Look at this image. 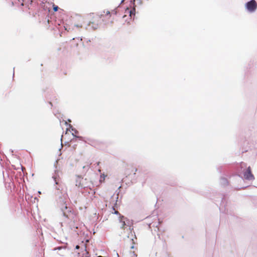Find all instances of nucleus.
I'll return each mask as SVG.
<instances>
[{"mask_svg":"<svg viewBox=\"0 0 257 257\" xmlns=\"http://www.w3.org/2000/svg\"><path fill=\"white\" fill-rule=\"evenodd\" d=\"M135 12H136V9H135V8L134 7L132 10H130L128 8H127L126 9V10H125V13H129L130 17L131 18H132V16L135 17Z\"/></svg>","mask_w":257,"mask_h":257,"instance_id":"6e6552de","label":"nucleus"},{"mask_svg":"<svg viewBox=\"0 0 257 257\" xmlns=\"http://www.w3.org/2000/svg\"><path fill=\"white\" fill-rule=\"evenodd\" d=\"M64 28H65V29L66 30L68 31V30H67V27H66L65 26H64Z\"/></svg>","mask_w":257,"mask_h":257,"instance_id":"b1692460","label":"nucleus"},{"mask_svg":"<svg viewBox=\"0 0 257 257\" xmlns=\"http://www.w3.org/2000/svg\"><path fill=\"white\" fill-rule=\"evenodd\" d=\"M75 248L78 249L79 248V246L78 245H77L76 246H75Z\"/></svg>","mask_w":257,"mask_h":257,"instance_id":"f3484780","label":"nucleus"},{"mask_svg":"<svg viewBox=\"0 0 257 257\" xmlns=\"http://www.w3.org/2000/svg\"><path fill=\"white\" fill-rule=\"evenodd\" d=\"M67 248V243H65L64 245L59 246L56 247L54 248L52 250H65Z\"/></svg>","mask_w":257,"mask_h":257,"instance_id":"1a4fd4ad","label":"nucleus"},{"mask_svg":"<svg viewBox=\"0 0 257 257\" xmlns=\"http://www.w3.org/2000/svg\"><path fill=\"white\" fill-rule=\"evenodd\" d=\"M125 0H121L120 5Z\"/></svg>","mask_w":257,"mask_h":257,"instance_id":"aec40b11","label":"nucleus"},{"mask_svg":"<svg viewBox=\"0 0 257 257\" xmlns=\"http://www.w3.org/2000/svg\"><path fill=\"white\" fill-rule=\"evenodd\" d=\"M245 8L249 13H254L257 9V3L255 0H250L245 4Z\"/></svg>","mask_w":257,"mask_h":257,"instance_id":"39448f33","label":"nucleus"},{"mask_svg":"<svg viewBox=\"0 0 257 257\" xmlns=\"http://www.w3.org/2000/svg\"><path fill=\"white\" fill-rule=\"evenodd\" d=\"M138 3L140 5H142L143 4V2H142V0H137Z\"/></svg>","mask_w":257,"mask_h":257,"instance_id":"4468645a","label":"nucleus"},{"mask_svg":"<svg viewBox=\"0 0 257 257\" xmlns=\"http://www.w3.org/2000/svg\"><path fill=\"white\" fill-rule=\"evenodd\" d=\"M62 137H63V136H62V137H61V141H62Z\"/></svg>","mask_w":257,"mask_h":257,"instance_id":"2f4dec72","label":"nucleus"},{"mask_svg":"<svg viewBox=\"0 0 257 257\" xmlns=\"http://www.w3.org/2000/svg\"><path fill=\"white\" fill-rule=\"evenodd\" d=\"M65 124L66 125H69V128H70L72 130V131L74 132V133H72V136L74 137H75L76 138H78L80 140H82V137H80V136H76L75 135V134H78V132L73 127V126L70 124H68L67 122L66 121L65 122Z\"/></svg>","mask_w":257,"mask_h":257,"instance_id":"423d86ee","label":"nucleus"},{"mask_svg":"<svg viewBox=\"0 0 257 257\" xmlns=\"http://www.w3.org/2000/svg\"><path fill=\"white\" fill-rule=\"evenodd\" d=\"M55 115L58 118H59V116L56 115V113H54Z\"/></svg>","mask_w":257,"mask_h":257,"instance_id":"a878e982","label":"nucleus"},{"mask_svg":"<svg viewBox=\"0 0 257 257\" xmlns=\"http://www.w3.org/2000/svg\"><path fill=\"white\" fill-rule=\"evenodd\" d=\"M59 255H63V254H61V253H59Z\"/></svg>","mask_w":257,"mask_h":257,"instance_id":"473e14b6","label":"nucleus"},{"mask_svg":"<svg viewBox=\"0 0 257 257\" xmlns=\"http://www.w3.org/2000/svg\"><path fill=\"white\" fill-rule=\"evenodd\" d=\"M82 40V39L81 38L80 39V41H81Z\"/></svg>","mask_w":257,"mask_h":257,"instance_id":"c756f323","label":"nucleus"},{"mask_svg":"<svg viewBox=\"0 0 257 257\" xmlns=\"http://www.w3.org/2000/svg\"><path fill=\"white\" fill-rule=\"evenodd\" d=\"M105 13V12L103 11V13H101L100 15L94 17L92 21L89 22L87 24L85 27V29L87 30H96L98 29L102 22L104 21L102 18Z\"/></svg>","mask_w":257,"mask_h":257,"instance_id":"f03ea898","label":"nucleus"},{"mask_svg":"<svg viewBox=\"0 0 257 257\" xmlns=\"http://www.w3.org/2000/svg\"><path fill=\"white\" fill-rule=\"evenodd\" d=\"M223 198H222V200H221V203H223Z\"/></svg>","mask_w":257,"mask_h":257,"instance_id":"bb28decb","label":"nucleus"},{"mask_svg":"<svg viewBox=\"0 0 257 257\" xmlns=\"http://www.w3.org/2000/svg\"><path fill=\"white\" fill-rule=\"evenodd\" d=\"M241 169H243L242 171L243 173V177L245 180L248 181H252L254 179V177L251 173L250 167L249 166L246 170L245 168H246V164L245 163L241 162L240 163Z\"/></svg>","mask_w":257,"mask_h":257,"instance_id":"7ed1b4c3","label":"nucleus"},{"mask_svg":"<svg viewBox=\"0 0 257 257\" xmlns=\"http://www.w3.org/2000/svg\"><path fill=\"white\" fill-rule=\"evenodd\" d=\"M135 2V0H134V5H135V3H134Z\"/></svg>","mask_w":257,"mask_h":257,"instance_id":"72a5a7b5","label":"nucleus"},{"mask_svg":"<svg viewBox=\"0 0 257 257\" xmlns=\"http://www.w3.org/2000/svg\"><path fill=\"white\" fill-rule=\"evenodd\" d=\"M112 209H113V210H114V212H112V213L115 214H116V215H119V216H120V215H121V214L119 213V212H118V211H116V210H115V209H114V206H113V207H112Z\"/></svg>","mask_w":257,"mask_h":257,"instance_id":"f8f14e48","label":"nucleus"},{"mask_svg":"<svg viewBox=\"0 0 257 257\" xmlns=\"http://www.w3.org/2000/svg\"><path fill=\"white\" fill-rule=\"evenodd\" d=\"M15 75V68H13V77H14Z\"/></svg>","mask_w":257,"mask_h":257,"instance_id":"a211bd4d","label":"nucleus"},{"mask_svg":"<svg viewBox=\"0 0 257 257\" xmlns=\"http://www.w3.org/2000/svg\"><path fill=\"white\" fill-rule=\"evenodd\" d=\"M60 176L61 172L56 167L52 175L54 184L55 198L64 218V223H69L70 221L76 220V214L71 208L67 206V202L69 198L67 188L62 183Z\"/></svg>","mask_w":257,"mask_h":257,"instance_id":"f257e3e1","label":"nucleus"},{"mask_svg":"<svg viewBox=\"0 0 257 257\" xmlns=\"http://www.w3.org/2000/svg\"><path fill=\"white\" fill-rule=\"evenodd\" d=\"M134 256L133 257H137V254H135V253H134V255H133Z\"/></svg>","mask_w":257,"mask_h":257,"instance_id":"412c9836","label":"nucleus"},{"mask_svg":"<svg viewBox=\"0 0 257 257\" xmlns=\"http://www.w3.org/2000/svg\"><path fill=\"white\" fill-rule=\"evenodd\" d=\"M49 104L51 105V106H52V103L51 101H49Z\"/></svg>","mask_w":257,"mask_h":257,"instance_id":"4be33fe9","label":"nucleus"},{"mask_svg":"<svg viewBox=\"0 0 257 257\" xmlns=\"http://www.w3.org/2000/svg\"><path fill=\"white\" fill-rule=\"evenodd\" d=\"M119 222L121 224L120 226L121 229H124L125 226H128L130 230L133 229V227L132 228L133 224V220L128 219L127 218L122 215H120V216L119 217Z\"/></svg>","mask_w":257,"mask_h":257,"instance_id":"20e7f679","label":"nucleus"},{"mask_svg":"<svg viewBox=\"0 0 257 257\" xmlns=\"http://www.w3.org/2000/svg\"><path fill=\"white\" fill-rule=\"evenodd\" d=\"M89 42H90V40H87V43Z\"/></svg>","mask_w":257,"mask_h":257,"instance_id":"393cba45","label":"nucleus"},{"mask_svg":"<svg viewBox=\"0 0 257 257\" xmlns=\"http://www.w3.org/2000/svg\"><path fill=\"white\" fill-rule=\"evenodd\" d=\"M220 184L221 186H226L228 185V181L226 178L222 177L220 179Z\"/></svg>","mask_w":257,"mask_h":257,"instance_id":"0eeeda50","label":"nucleus"},{"mask_svg":"<svg viewBox=\"0 0 257 257\" xmlns=\"http://www.w3.org/2000/svg\"><path fill=\"white\" fill-rule=\"evenodd\" d=\"M58 7L56 6H54L53 7V10L54 12H56L58 11Z\"/></svg>","mask_w":257,"mask_h":257,"instance_id":"ddd939ff","label":"nucleus"},{"mask_svg":"<svg viewBox=\"0 0 257 257\" xmlns=\"http://www.w3.org/2000/svg\"><path fill=\"white\" fill-rule=\"evenodd\" d=\"M75 27H77V28H79V27H81V26H79V25H75Z\"/></svg>","mask_w":257,"mask_h":257,"instance_id":"6ab92c4d","label":"nucleus"},{"mask_svg":"<svg viewBox=\"0 0 257 257\" xmlns=\"http://www.w3.org/2000/svg\"><path fill=\"white\" fill-rule=\"evenodd\" d=\"M68 121H71L70 119H68Z\"/></svg>","mask_w":257,"mask_h":257,"instance_id":"7c9ffc66","label":"nucleus"},{"mask_svg":"<svg viewBox=\"0 0 257 257\" xmlns=\"http://www.w3.org/2000/svg\"><path fill=\"white\" fill-rule=\"evenodd\" d=\"M114 14H116V11H114Z\"/></svg>","mask_w":257,"mask_h":257,"instance_id":"cd10ccee","label":"nucleus"},{"mask_svg":"<svg viewBox=\"0 0 257 257\" xmlns=\"http://www.w3.org/2000/svg\"><path fill=\"white\" fill-rule=\"evenodd\" d=\"M116 255H117V257H119V255H118V253L117 252H116Z\"/></svg>","mask_w":257,"mask_h":257,"instance_id":"5701e85b","label":"nucleus"},{"mask_svg":"<svg viewBox=\"0 0 257 257\" xmlns=\"http://www.w3.org/2000/svg\"><path fill=\"white\" fill-rule=\"evenodd\" d=\"M65 67L66 65H59V69H61V72H60V74H66L65 71Z\"/></svg>","mask_w":257,"mask_h":257,"instance_id":"9d476101","label":"nucleus"},{"mask_svg":"<svg viewBox=\"0 0 257 257\" xmlns=\"http://www.w3.org/2000/svg\"><path fill=\"white\" fill-rule=\"evenodd\" d=\"M224 167L223 166H219L217 167V170L218 172L220 173L222 172V170L223 169Z\"/></svg>","mask_w":257,"mask_h":257,"instance_id":"9b49d317","label":"nucleus"},{"mask_svg":"<svg viewBox=\"0 0 257 257\" xmlns=\"http://www.w3.org/2000/svg\"><path fill=\"white\" fill-rule=\"evenodd\" d=\"M85 257H89V256H85Z\"/></svg>","mask_w":257,"mask_h":257,"instance_id":"f704fd0d","label":"nucleus"},{"mask_svg":"<svg viewBox=\"0 0 257 257\" xmlns=\"http://www.w3.org/2000/svg\"><path fill=\"white\" fill-rule=\"evenodd\" d=\"M222 209H221V207H220V208H219V210H220V211H221V210H222Z\"/></svg>","mask_w":257,"mask_h":257,"instance_id":"c85d7f7f","label":"nucleus"},{"mask_svg":"<svg viewBox=\"0 0 257 257\" xmlns=\"http://www.w3.org/2000/svg\"><path fill=\"white\" fill-rule=\"evenodd\" d=\"M105 15L110 16V12L109 11H107L105 13Z\"/></svg>","mask_w":257,"mask_h":257,"instance_id":"2eb2a0df","label":"nucleus"},{"mask_svg":"<svg viewBox=\"0 0 257 257\" xmlns=\"http://www.w3.org/2000/svg\"><path fill=\"white\" fill-rule=\"evenodd\" d=\"M83 168V169H88L89 168V167L88 166H84Z\"/></svg>","mask_w":257,"mask_h":257,"instance_id":"dca6fc26","label":"nucleus"}]
</instances>
